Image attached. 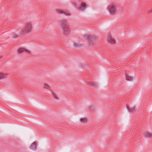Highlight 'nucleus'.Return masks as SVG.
Masks as SVG:
<instances>
[{"label": "nucleus", "mask_w": 152, "mask_h": 152, "mask_svg": "<svg viewBox=\"0 0 152 152\" xmlns=\"http://www.w3.org/2000/svg\"><path fill=\"white\" fill-rule=\"evenodd\" d=\"M3 57V56H0V59L2 58Z\"/></svg>", "instance_id": "obj_18"}, {"label": "nucleus", "mask_w": 152, "mask_h": 152, "mask_svg": "<svg viewBox=\"0 0 152 152\" xmlns=\"http://www.w3.org/2000/svg\"><path fill=\"white\" fill-rule=\"evenodd\" d=\"M49 87V86L46 84H45L44 85V88H48Z\"/></svg>", "instance_id": "obj_16"}, {"label": "nucleus", "mask_w": 152, "mask_h": 152, "mask_svg": "<svg viewBox=\"0 0 152 152\" xmlns=\"http://www.w3.org/2000/svg\"><path fill=\"white\" fill-rule=\"evenodd\" d=\"M127 109L129 112L131 113H134L135 112V108L134 107H130L127 106Z\"/></svg>", "instance_id": "obj_10"}, {"label": "nucleus", "mask_w": 152, "mask_h": 152, "mask_svg": "<svg viewBox=\"0 0 152 152\" xmlns=\"http://www.w3.org/2000/svg\"><path fill=\"white\" fill-rule=\"evenodd\" d=\"M8 75L7 73H0V80L6 78Z\"/></svg>", "instance_id": "obj_5"}, {"label": "nucleus", "mask_w": 152, "mask_h": 152, "mask_svg": "<svg viewBox=\"0 0 152 152\" xmlns=\"http://www.w3.org/2000/svg\"><path fill=\"white\" fill-rule=\"evenodd\" d=\"M90 84L94 87H96L97 86V84L96 83L91 82L90 83Z\"/></svg>", "instance_id": "obj_14"}, {"label": "nucleus", "mask_w": 152, "mask_h": 152, "mask_svg": "<svg viewBox=\"0 0 152 152\" xmlns=\"http://www.w3.org/2000/svg\"><path fill=\"white\" fill-rule=\"evenodd\" d=\"M32 28V23L31 22H27L25 24L24 28H22L20 31L21 34H25L30 32Z\"/></svg>", "instance_id": "obj_2"}, {"label": "nucleus", "mask_w": 152, "mask_h": 152, "mask_svg": "<svg viewBox=\"0 0 152 152\" xmlns=\"http://www.w3.org/2000/svg\"><path fill=\"white\" fill-rule=\"evenodd\" d=\"M107 40L109 43L111 44H114L115 42V40L112 38L110 36L107 38Z\"/></svg>", "instance_id": "obj_9"}, {"label": "nucleus", "mask_w": 152, "mask_h": 152, "mask_svg": "<svg viewBox=\"0 0 152 152\" xmlns=\"http://www.w3.org/2000/svg\"><path fill=\"white\" fill-rule=\"evenodd\" d=\"M86 5V4L84 3H82L80 9L81 10H84L85 8Z\"/></svg>", "instance_id": "obj_13"}, {"label": "nucleus", "mask_w": 152, "mask_h": 152, "mask_svg": "<svg viewBox=\"0 0 152 152\" xmlns=\"http://www.w3.org/2000/svg\"><path fill=\"white\" fill-rule=\"evenodd\" d=\"M52 94H53V96L54 98L56 99H57V97H56V95L54 93H52Z\"/></svg>", "instance_id": "obj_17"}, {"label": "nucleus", "mask_w": 152, "mask_h": 152, "mask_svg": "<svg viewBox=\"0 0 152 152\" xmlns=\"http://www.w3.org/2000/svg\"><path fill=\"white\" fill-rule=\"evenodd\" d=\"M85 38L87 39L90 41H94L95 40L94 37L92 36L89 34H88L85 36Z\"/></svg>", "instance_id": "obj_4"}, {"label": "nucleus", "mask_w": 152, "mask_h": 152, "mask_svg": "<svg viewBox=\"0 0 152 152\" xmlns=\"http://www.w3.org/2000/svg\"><path fill=\"white\" fill-rule=\"evenodd\" d=\"M126 79L128 81H132L133 79L132 77L127 75H126Z\"/></svg>", "instance_id": "obj_12"}, {"label": "nucleus", "mask_w": 152, "mask_h": 152, "mask_svg": "<svg viewBox=\"0 0 152 152\" xmlns=\"http://www.w3.org/2000/svg\"><path fill=\"white\" fill-rule=\"evenodd\" d=\"M60 25L63 28V34L64 35H67L70 33V30L66 21L64 20H62L60 22Z\"/></svg>", "instance_id": "obj_1"}, {"label": "nucleus", "mask_w": 152, "mask_h": 152, "mask_svg": "<svg viewBox=\"0 0 152 152\" xmlns=\"http://www.w3.org/2000/svg\"><path fill=\"white\" fill-rule=\"evenodd\" d=\"M56 11L58 13H60V14L64 13V14H65V15H70V13L69 12L66 11H63L61 10L58 9L56 10Z\"/></svg>", "instance_id": "obj_3"}, {"label": "nucleus", "mask_w": 152, "mask_h": 152, "mask_svg": "<svg viewBox=\"0 0 152 152\" xmlns=\"http://www.w3.org/2000/svg\"><path fill=\"white\" fill-rule=\"evenodd\" d=\"M37 143L36 142H33L31 145L30 148L33 150H35L36 148Z\"/></svg>", "instance_id": "obj_11"}, {"label": "nucleus", "mask_w": 152, "mask_h": 152, "mask_svg": "<svg viewBox=\"0 0 152 152\" xmlns=\"http://www.w3.org/2000/svg\"><path fill=\"white\" fill-rule=\"evenodd\" d=\"M109 9H110V12L111 13H114L116 11V9L115 7L114 6H110L109 7Z\"/></svg>", "instance_id": "obj_6"}, {"label": "nucleus", "mask_w": 152, "mask_h": 152, "mask_svg": "<svg viewBox=\"0 0 152 152\" xmlns=\"http://www.w3.org/2000/svg\"><path fill=\"white\" fill-rule=\"evenodd\" d=\"M29 52V51L26 50L25 49L23 48H19L18 50V53H22L24 52Z\"/></svg>", "instance_id": "obj_8"}, {"label": "nucleus", "mask_w": 152, "mask_h": 152, "mask_svg": "<svg viewBox=\"0 0 152 152\" xmlns=\"http://www.w3.org/2000/svg\"><path fill=\"white\" fill-rule=\"evenodd\" d=\"M151 12H152V8L150 10Z\"/></svg>", "instance_id": "obj_19"}, {"label": "nucleus", "mask_w": 152, "mask_h": 152, "mask_svg": "<svg viewBox=\"0 0 152 152\" xmlns=\"http://www.w3.org/2000/svg\"><path fill=\"white\" fill-rule=\"evenodd\" d=\"M144 136L147 138H152V133L146 132L145 133Z\"/></svg>", "instance_id": "obj_7"}, {"label": "nucleus", "mask_w": 152, "mask_h": 152, "mask_svg": "<svg viewBox=\"0 0 152 152\" xmlns=\"http://www.w3.org/2000/svg\"><path fill=\"white\" fill-rule=\"evenodd\" d=\"M87 119L86 118H81L80 119V121L82 122H85L87 121Z\"/></svg>", "instance_id": "obj_15"}]
</instances>
